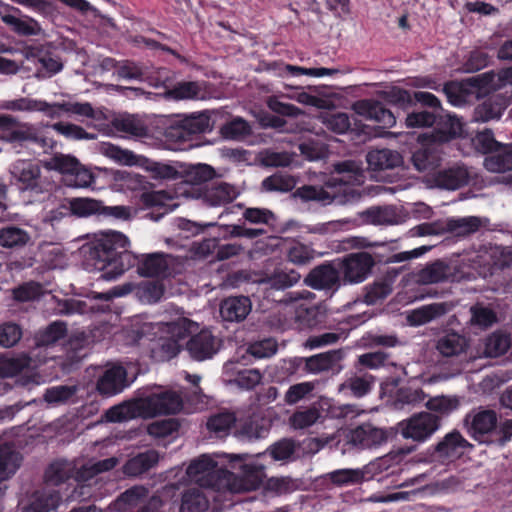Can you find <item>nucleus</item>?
<instances>
[{
	"label": "nucleus",
	"mask_w": 512,
	"mask_h": 512,
	"mask_svg": "<svg viewBox=\"0 0 512 512\" xmlns=\"http://www.w3.org/2000/svg\"><path fill=\"white\" fill-rule=\"evenodd\" d=\"M128 243L124 234L112 231L84 244L81 253L87 267L101 272V279L113 280L132 264L133 256L127 250Z\"/></svg>",
	"instance_id": "1"
},
{
	"label": "nucleus",
	"mask_w": 512,
	"mask_h": 512,
	"mask_svg": "<svg viewBox=\"0 0 512 512\" xmlns=\"http://www.w3.org/2000/svg\"><path fill=\"white\" fill-rule=\"evenodd\" d=\"M263 455L265 453L227 454L226 460L232 469L239 471V474L227 470L226 492L241 493L258 489L266 478L265 465L260 461Z\"/></svg>",
	"instance_id": "2"
},
{
	"label": "nucleus",
	"mask_w": 512,
	"mask_h": 512,
	"mask_svg": "<svg viewBox=\"0 0 512 512\" xmlns=\"http://www.w3.org/2000/svg\"><path fill=\"white\" fill-rule=\"evenodd\" d=\"M228 453L202 454L190 461L185 476L179 485L186 481L194 482L200 487L209 488L217 492H226L227 470L219 467L220 459H226Z\"/></svg>",
	"instance_id": "3"
},
{
	"label": "nucleus",
	"mask_w": 512,
	"mask_h": 512,
	"mask_svg": "<svg viewBox=\"0 0 512 512\" xmlns=\"http://www.w3.org/2000/svg\"><path fill=\"white\" fill-rule=\"evenodd\" d=\"M182 406L183 401L179 393L161 387L147 388L139 392L136 398V408L140 410L142 418L176 414Z\"/></svg>",
	"instance_id": "4"
},
{
	"label": "nucleus",
	"mask_w": 512,
	"mask_h": 512,
	"mask_svg": "<svg viewBox=\"0 0 512 512\" xmlns=\"http://www.w3.org/2000/svg\"><path fill=\"white\" fill-rule=\"evenodd\" d=\"M184 262L172 254L155 252L142 254L137 261V272L145 278L165 280L182 273Z\"/></svg>",
	"instance_id": "5"
},
{
	"label": "nucleus",
	"mask_w": 512,
	"mask_h": 512,
	"mask_svg": "<svg viewBox=\"0 0 512 512\" xmlns=\"http://www.w3.org/2000/svg\"><path fill=\"white\" fill-rule=\"evenodd\" d=\"M45 363V357L34 359L29 353H21L17 356L0 357V377L10 378L22 374L18 379L21 386L39 385L41 377L35 372V369Z\"/></svg>",
	"instance_id": "6"
},
{
	"label": "nucleus",
	"mask_w": 512,
	"mask_h": 512,
	"mask_svg": "<svg viewBox=\"0 0 512 512\" xmlns=\"http://www.w3.org/2000/svg\"><path fill=\"white\" fill-rule=\"evenodd\" d=\"M433 182L437 188L448 191H455L469 185L477 187L483 185V179L477 170L462 162H456L436 171Z\"/></svg>",
	"instance_id": "7"
},
{
	"label": "nucleus",
	"mask_w": 512,
	"mask_h": 512,
	"mask_svg": "<svg viewBox=\"0 0 512 512\" xmlns=\"http://www.w3.org/2000/svg\"><path fill=\"white\" fill-rule=\"evenodd\" d=\"M0 141L20 145L33 142L43 148L49 145V139L38 135L32 124L10 114H0Z\"/></svg>",
	"instance_id": "8"
},
{
	"label": "nucleus",
	"mask_w": 512,
	"mask_h": 512,
	"mask_svg": "<svg viewBox=\"0 0 512 512\" xmlns=\"http://www.w3.org/2000/svg\"><path fill=\"white\" fill-rule=\"evenodd\" d=\"M462 275L448 262L437 259L417 272L408 273L401 280L403 285H433L459 281Z\"/></svg>",
	"instance_id": "9"
},
{
	"label": "nucleus",
	"mask_w": 512,
	"mask_h": 512,
	"mask_svg": "<svg viewBox=\"0 0 512 512\" xmlns=\"http://www.w3.org/2000/svg\"><path fill=\"white\" fill-rule=\"evenodd\" d=\"M346 445L358 451L375 450L388 440L386 429L370 422L362 423L343 432Z\"/></svg>",
	"instance_id": "10"
},
{
	"label": "nucleus",
	"mask_w": 512,
	"mask_h": 512,
	"mask_svg": "<svg viewBox=\"0 0 512 512\" xmlns=\"http://www.w3.org/2000/svg\"><path fill=\"white\" fill-rule=\"evenodd\" d=\"M301 275L295 271H276L267 278L261 273L240 270L228 275V282L232 286L242 284H263L270 283L271 288H290L300 281Z\"/></svg>",
	"instance_id": "11"
},
{
	"label": "nucleus",
	"mask_w": 512,
	"mask_h": 512,
	"mask_svg": "<svg viewBox=\"0 0 512 512\" xmlns=\"http://www.w3.org/2000/svg\"><path fill=\"white\" fill-rule=\"evenodd\" d=\"M375 264L373 257L367 252H356L338 259L342 284L355 285L363 282Z\"/></svg>",
	"instance_id": "12"
},
{
	"label": "nucleus",
	"mask_w": 512,
	"mask_h": 512,
	"mask_svg": "<svg viewBox=\"0 0 512 512\" xmlns=\"http://www.w3.org/2000/svg\"><path fill=\"white\" fill-rule=\"evenodd\" d=\"M131 290H111L105 293H93L85 299L71 298L63 301L61 313L65 314H86L89 312H104L109 309L108 302L113 298L124 297Z\"/></svg>",
	"instance_id": "13"
},
{
	"label": "nucleus",
	"mask_w": 512,
	"mask_h": 512,
	"mask_svg": "<svg viewBox=\"0 0 512 512\" xmlns=\"http://www.w3.org/2000/svg\"><path fill=\"white\" fill-rule=\"evenodd\" d=\"M118 464V459L110 457L103 460H89L82 464L80 467L76 466L73 479L77 482L71 498L73 500H84L91 496L89 487L84 483L92 479L95 475L101 472H106L113 469Z\"/></svg>",
	"instance_id": "14"
},
{
	"label": "nucleus",
	"mask_w": 512,
	"mask_h": 512,
	"mask_svg": "<svg viewBox=\"0 0 512 512\" xmlns=\"http://www.w3.org/2000/svg\"><path fill=\"white\" fill-rule=\"evenodd\" d=\"M439 427V418L429 412L415 414L400 423L403 438L411 439L416 442H425Z\"/></svg>",
	"instance_id": "15"
},
{
	"label": "nucleus",
	"mask_w": 512,
	"mask_h": 512,
	"mask_svg": "<svg viewBox=\"0 0 512 512\" xmlns=\"http://www.w3.org/2000/svg\"><path fill=\"white\" fill-rule=\"evenodd\" d=\"M292 196L299 198L303 202L315 201L323 205L336 202L338 204H346L348 202L360 199L361 194L352 188H345L342 194L332 195L327 192L322 186L303 185L297 188Z\"/></svg>",
	"instance_id": "16"
},
{
	"label": "nucleus",
	"mask_w": 512,
	"mask_h": 512,
	"mask_svg": "<svg viewBox=\"0 0 512 512\" xmlns=\"http://www.w3.org/2000/svg\"><path fill=\"white\" fill-rule=\"evenodd\" d=\"M331 174L338 175L331 177L326 181L327 187H335L337 185H354L361 184L364 179L363 163L360 160L346 159L331 163Z\"/></svg>",
	"instance_id": "17"
},
{
	"label": "nucleus",
	"mask_w": 512,
	"mask_h": 512,
	"mask_svg": "<svg viewBox=\"0 0 512 512\" xmlns=\"http://www.w3.org/2000/svg\"><path fill=\"white\" fill-rule=\"evenodd\" d=\"M352 109L356 114L377 122L382 128H392L396 124L397 116L380 101L373 99L358 100L353 103Z\"/></svg>",
	"instance_id": "18"
},
{
	"label": "nucleus",
	"mask_w": 512,
	"mask_h": 512,
	"mask_svg": "<svg viewBox=\"0 0 512 512\" xmlns=\"http://www.w3.org/2000/svg\"><path fill=\"white\" fill-rule=\"evenodd\" d=\"M66 334L67 326L64 322H52L35 334V346L31 349L30 354L34 359L45 357L46 361L49 358L47 349L53 347L59 340L63 339Z\"/></svg>",
	"instance_id": "19"
},
{
	"label": "nucleus",
	"mask_w": 512,
	"mask_h": 512,
	"mask_svg": "<svg viewBox=\"0 0 512 512\" xmlns=\"http://www.w3.org/2000/svg\"><path fill=\"white\" fill-rule=\"evenodd\" d=\"M304 284L312 288H332L343 285L338 259L316 266L304 278Z\"/></svg>",
	"instance_id": "20"
},
{
	"label": "nucleus",
	"mask_w": 512,
	"mask_h": 512,
	"mask_svg": "<svg viewBox=\"0 0 512 512\" xmlns=\"http://www.w3.org/2000/svg\"><path fill=\"white\" fill-rule=\"evenodd\" d=\"M131 382L127 378L126 369L118 364L106 367L97 381V390L105 396H114L129 387Z\"/></svg>",
	"instance_id": "21"
},
{
	"label": "nucleus",
	"mask_w": 512,
	"mask_h": 512,
	"mask_svg": "<svg viewBox=\"0 0 512 512\" xmlns=\"http://www.w3.org/2000/svg\"><path fill=\"white\" fill-rule=\"evenodd\" d=\"M472 445L458 432L452 431L435 446L434 457L441 462L460 458Z\"/></svg>",
	"instance_id": "22"
},
{
	"label": "nucleus",
	"mask_w": 512,
	"mask_h": 512,
	"mask_svg": "<svg viewBox=\"0 0 512 512\" xmlns=\"http://www.w3.org/2000/svg\"><path fill=\"white\" fill-rule=\"evenodd\" d=\"M186 349L193 359L203 361L213 357L217 353L219 345L209 330H201L190 338Z\"/></svg>",
	"instance_id": "23"
},
{
	"label": "nucleus",
	"mask_w": 512,
	"mask_h": 512,
	"mask_svg": "<svg viewBox=\"0 0 512 512\" xmlns=\"http://www.w3.org/2000/svg\"><path fill=\"white\" fill-rule=\"evenodd\" d=\"M508 105L509 99L505 95H491L474 108L473 120L481 123L498 120Z\"/></svg>",
	"instance_id": "24"
},
{
	"label": "nucleus",
	"mask_w": 512,
	"mask_h": 512,
	"mask_svg": "<svg viewBox=\"0 0 512 512\" xmlns=\"http://www.w3.org/2000/svg\"><path fill=\"white\" fill-rule=\"evenodd\" d=\"M147 497L148 489L145 486H133L109 504L108 510L110 512H137Z\"/></svg>",
	"instance_id": "25"
},
{
	"label": "nucleus",
	"mask_w": 512,
	"mask_h": 512,
	"mask_svg": "<svg viewBox=\"0 0 512 512\" xmlns=\"http://www.w3.org/2000/svg\"><path fill=\"white\" fill-rule=\"evenodd\" d=\"M453 307V302H437L424 305L408 312L406 319L411 326H421L445 315L451 311Z\"/></svg>",
	"instance_id": "26"
},
{
	"label": "nucleus",
	"mask_w": 512,
	"mask_h": 512,
	"mask_svg": "<svg viewBox=\"0 0 512 512\" xmlns=\"http://www.w3.org/2000/svg\"><path fill=\"white\" fill-rule=\"evenodd\" d=\"M444 221L446 233L452 234L455 237L470 236L489 224L487 218L478 216L447 218Z\"/></svg>",
	"instance_id": "27"
},
{
	"label": "nucleus",
	"mask_w": 512,
	"mask_h": 512,
	"mask_svg": "<svg viewBox=\"0 0 512 512\" xmlns=\"http://www.w3.org/2000/svg\"><path fill=\"white\" fill-rule=\"evenodd\" d=\"M368 167L372 171L392 170L403 164L402 155L392 149H374L366 154Z\"/></svg>",
	"instance_id": "28"
},
{
	"label": "nucleus",
	"mask_w": 512,
	"mask_h": 512,
	"mask_svg": "<svg viewBox=\"0 0 512 512\" xmlns=\"http://www.w3.org/2000/svg\"><path fill=\"white\" fill-rule=\"evenodd\" d=\"M239 195L238 189L226 182H216L206 187L203 201L210 206H222L231 203Z\"/></svg>",
	"instance_id": "29"
},
{
	"label": "nucleus",
	"mask_w": 512,
	"mask_h": 512,
	"mask_svg": "<svg viewBox=\"0 0 512 512\" xmlns=\"http://www.w3.org/2000/svg\"><path fill=\"white\" fill-rule=\"evenodd\" d=\"M251 300L245 296L229 297L220 305V315L224 321L240 322L250 313Z\"/></svg>",
	"instance_id": "30"
},
{
	"label": "nucleus",
	"mask_w": 512,
	"mask_h": 512,
	"mask_svg": "<svg viewBox=\"0 0 512 512\" xmlns=\"http://www.w3.org/2000/svg\"><path fill=\"white\" fill-rule=\"evenodd\" d=\"M470 420L469 431L472 437L479 441L485 442L484 437L492 432L497 424V415L492 410H481L473 415H469Z\"/></svg>",
	"instance_id": "31"
},
{
	"label": "nucleus",
	"mask_w": 512,
	"mask_h": 512,
	"mask_svg": "<svg viewBox=\"0 0 512 512\" xmlns=\"http://www.w3.org/2000/svg\"><path fill=\"white\" fill-rule=\"evenodd\" d=\"M61 500L62 497L59 491L44 489L42 491H36L28 504L21 502L20 505L22 512H49L55 510Z\"/></svg>",
	"instance_id": "32"
},
{
	"label": "nucleus",
	"mask_w": 512,
	"mask_h": 512,
	"mask_svg": "<svg viewBox=\"0 0 512 512\" xmlns=\"http://www.w3.org/2000/svg\"><path fill=\"white\" fill-rule=\"evenodd\" d=\"M469 347L467 338L459 333L450 332L440 336L435 348L437 352L446 358L457 357L465 353Z\"/></svg>",
	"instance_id": "33"
},
{
	"label": "nucleus",
	"mask_w": 512,
	"mask_h": 512,
	"mask_svg": "<svg viewBox=\"0 0 512 512\" xmlns=\"http://www.w3.org/2000/svg\"><path fill=\"white\" fill-rule=\"evenodd\" d=\"M13 174L17 180L22 183L23 190L41 191V168L38 164L29 161H21L14 166Z\"/></svg>",
	"instance_id": "34"
},
{
	"label": "nucleus",
	"mask_w": 512,
	"mask_h": 512,
	"mask_svg": "<svg viewBox=\"0 0 512 512\" xmlns=\"http://www.w3.org/2000/svg\"><path fill=\"white\" fill-rule=\"evenodd\" d=\"M468 82L478 89L497 90L503 85L512 84V66L500 70L497 74L486 72L471 77Z\"/></svg>",
	"instance_id": "35"
},
{
	"label": "nucleus",
	"mask_w": 512,
	"mask_h": 512,
	"mask_svg": "<svg viewBox=\"0 0 512 512\" xmlns=\"http://www.w3.org/2000/svg\"><path fill=\"white\" fill-rule=\"evenodd\" d=\"M411 162L417 171L428 172L439 166L441 154L436 145H424L412 153Z\"/></svg>",
	"instance_id": "36"
},
{
	"label": "nucleus",
	"mask_w": 512,
	"mask_h": 512,
	"mask_svg": "<svg viewBox=\"0 0 512 512\" xmlns=\"http://www.w3.org/2000/svg\"><path fill=\"white\" fill-rule=\"evenodd\" d=\"M374 384V377L368 373H356L348 377L338 387V391L345 395L361 398L368 394Z\"/></svg>",
	"instance_id": "37"
},
{
	"label": "nucleus",
	"mask_w": 512,
	"mask_h": 512,
	"mask_svg": "<svg viewBox=\"0 0 512 512\" xmlns=\"http://www.w3.org/2000/svg\"><path fill=\"white\" fill-rule=\"evenodd\" d=\"M484 167L493 173L512 170V144H500L491 155L484 159Z\"/></svg>",
	"instance_id": "38"
},
{
	"label": "nucleus",
	"mask_w": 512,
	"mask_h": 512,
	"mask_svg": "<svg viewBox=\"0 0 512 512\" xmlns=\"http://www.w3.org/2000/svg\"><path fill=\"white\" fill-rule=\"evenodd\" d=\"M366 224L395 225L400 223V216L393 206H376L359 213Z\"/></svg>",
	"instance_id": "39"
},
{
	"label": "nucleus",
	"mask_w": 512,
	"mask_h": 512,
	"mask_svg": "<svg viewBox=\"0 0 512 512\" xmlns=\"http://www.w3.org/2000/svg\"><path fill=\"white\" fill-rule=\"evenodd\" d=\"M341 359L342 353L339 350H331L306 358L305 368L309 373L319 374L339 367Z\"/></svg>",
	"instance_id": "40"
},
{
	"label": "nucleus",
	"mask_w": 512,
	"mask_h": 512,
	"mask_svg": "<svg viewBox=\"0 0 512 512\" xmlns=\"http://www.w3.org/2000/svg\"><path fill=\"white\" fill-rule=\"evenodd\" d=\"M159 459L156 450H147L130 458L123 466V472L128 476H139L153 468Z\"/></svg>",
	"instance_id": "41"
},
{
	"label": "nucleus",
	"mask_w": 512,
	"mask_h": 512,
	"mask_svg": "<svg viewBox=\"0 0 512 512\" xmlns=\"http://www.w3.org/2000/svg\"><path fill=\"white\" fill-rule=\"evenodd\" d=\"M369 467L337 469L326 474V478L337 486L359 484L368 479Z\"/></svg>",
	"instance_id": "42"
},
{
	"label": "nucleus",
	"mask_w": 512,
	"mask_h": 512,
	"mask_svg": "<svg viewBox=\"0 0 512 512\" xmlns=\"http://www.w3.org/2000/svg\"><path fill=\"white\" fill-rule=\"evenodd\" d=\"M111 124L118 132L125 133L131 137L142 138L148 135L146 124L136 115H121L114 118Z\"/></svg>",
	"instance_id": "43"
},
{
	"label": "nucleus",
	"mask_w": 512,
	"mask_h": 512,
	"mask_svg": "<svg viewBox=\"0 0 512 512\" xmlns=\"http://www.w3.org/2000/svg\"><path fill=\"white\" fill-rule=\"evenodd\" d=\"M208 508L209 500L200 488H188L182 493L179 512H205Z\"/></svg>",
	"instance_id": "44"
},
{
	"label": "nucleus",
	"mask_w": 512,
	"mask_h": 512,
	"mask_svg": "<svg viewBox=\"0 0 512 512\" xmlns=\"http://www.w3.org/2000/svg\"><path fill=\"white\" fill-rule=\"evenodd\" d=\"M236 362L229 361L224 365L225 374H235L233 382L240 388L249 390L261 383L262 373L258 369L235 370Z\"/></svg>",
	"instance_id": "45"
},
{
	"label": "nucleus",
	"mask_w": 512,
	"mask_h": 512,
	"mask_svg": "<svg viewBox=\"0 0 512 512\" xmlns=\"http://www.w3.org/2000/svg\"><path fill=\"white\" fill-rule=\"evenodd\" d=\"M76 464L67 460L53 462L45 472V480L49 485L57 486L73 478Z\"/></svg>",
	"instance_id": "46"
},
{
	"label": "nucleus",
	"mask_w": 512,
	"mask_h": 512,
	"mask_svg": "<svg viewBox=\"0 0 512 512\" xmlns=\"http://www.w3.org/2000/svg\"><path fill=\"white\" fill-rule=\"evenodd\" d=\"M21 456L8 444L0 445V481L10 478L20 466Z\"/></svg>",
	"instance_id": "47"
},
{
	"label": "nucleus",
	"mask_w": 512,
	"mask_h": 512,
	"mask_svg": "<svg viewBox=\"0 0 512 512\" xmlns=\"http://www.w3.org/2000/svg\"><path fill=\"white\" fill-rule=\"evenodd\" d=\"M296 184L297 180L294 176L277 172L262 181L261 191L286 193L292 191Z\"/></svg>",
	"instance_id": "48"
},
{
	"label": "nucleus",
	"mask_w": 512,
	"mask_h": 512,
	"mask_svg": "<svg viewBox=\"0 0 512 512\" xmlns=\"http://www.w3.org/2000/svg\"><path fill=\"white\" fill-rule=\"evenodd\" d=\"M268 431L269 427L265 420L254 417L240 425L236 431V436L243 441H252L265 437Z\"/></svg>",
	"instance_id": "49"
},
{
	"label": "nucleus",
	"mask_w": 512,
	"mask_h": 512,
	"mask_svg": "<svg viewBox=\"0 0 512 512\" xmlns=\"http://www.w3.org/2000/svg\"><path fill=\"white\" fill-rule=\"evenodd\" d=\"M202 88L198 82L195 81H182L172 84L170 89L163 92V96L167 99L173 100H186L194 99L199 96Z\"/></svg>",
	"instance_id": "50"
},
{
	"label": "nucleus",
	"mask_w": 512,
	"mask_h": 512,
	"mask_svg": "<svg viewBox=\"0 0 512 512\" xmlns=\"http://www.w3.org/2000/svg\"><path fill=\"white\" fill-rule=\"evenodd\" d=\"M30 240V235L19 227L7 226L0 229V246L4 248H22Z\"/></svg>",
	"instance_id": "51"
},
{
	"label": "nucleus",
	"mask_w": 512,
	"mask_h": 512,
	"mask_svg": "<svg viewBox=\"0 0 512 512\" xmlns=\"http://www.w3.org/2000/svg\"><path fill=\"white\" fill-rule=\"evenodd\" d=\"M66 201L70 214L77 217H88L102 210V202L92 198H70Z\"/></svg>",
	"instance_id": "52"
},
{
	"label": "nucleus",
	"mask_w": 512,
	"mask_h": 512,
	"mask_svg": "<svg viewBox=\"0 0 512 512\" xmlns=\"http://www.w3.org/2000/svg\"><path fill=\"white\" fill-rule=\"evenodd\" d=\"M1 20L8 26L11 27V29L23 36H32V35H38L41 31V28L38 24V22L32 18H29L27 21L22 20L14 15L11 14H3L0 13Z\"/></svg>",
	"instance_id": "53"
},
{
	"label": "nucleus",
	"mask_w": 512,
	"mask_h": 512,
	"mask_svg": "<svg viewBox=\"0 0 512 512\" xmlns=\"http://www.w3.org/2000/svg\"><path fill=\"white\" fill-rule=\"evenodd\" d=\"M99 150L106 157L127 166L138 164L141 158L140 156L134 154L132 151L122 149L121 147L111 143H102Z\"/></svg>",
	"instance_id": "54"
},
{
	"label": "nucleus",
	"mask_w": 512,
	"mask_h": 512,
	"mask_svg": "<svg viewBox=\"0 0 512 512\" xmlns=\"http://www.w3.org/2000/svg\"><path fill=\"white\" fill-rule=\"evenodd\" d=\"M92 343L89 333L77 331L73 333L67 343L68 358L71 363L79 362L86 353L83 350Z\"/></svg>",
	"instance_id": "55"
},
{
	"label": "nucleus",
	"mask_w": 512,
	"mask_h": 512,
	"mask_svg": "<svg viewBox=\"0 0 512 512\" xmlns=\"http://www.w3.org/2000/svg\"><path fill=\"white\" fill-rule=\"evenodd\" d=\"M511 346L508 335L501 332H494L484 341L483 354L486 357H499L507 352Z\"/></svg>",
	"instance_id": "56"
},
{
	"label": "nucleus",
	"mask_w": 512,
	"mask_h": 512,
	"mask_svg": "<svg viewBox=\"0 0 512 512\" xmlns=\"http://www.w3.org/2000/svg\"><path fill=\"white\" fill-rule=\"evenodd\" d=\"M51 128L65 138L72 140H96L97 134L86 131L83 127L71 122H57Z\"/></svg>",
	"instance_id": "57"
},
{
	"label": "nucleus",
	"mask_w": 512,
	"mask_h": 512,
	"mask_svg": "<svg viewBox=\"0 0 512 512\" xmlns=\"http://www.w3.org/2000/svg\"><path fill=\"white\" fill-rule=\"evenodd\" d=\"M167 332L177 341L182 340L199 330V324L189 318L181 317L166 324Z\"/></svg>",
	"instance_id": "58"
},
{
	"label": "nucleus",
	"mask_w": 512,
	"mask_h": 512,
	"mask_svg": "<svg viewBox=\"0 0 512 512\" xmlns=\"http://www.w3.org/2000/svg\"><path fill=\"white\" fill-rule=\"evenodd\" d=\"M358 363L369 369L397 368L390 355L383 351L362 354L358 357Z\"/></svg>",
	"instance_id": "59"
},
{
	"label": "nucleus",
	"mask_w": 512,
	"mask_h": 512,
	"mask_svg": "<svg viewBox=\"0 0 512 512\" xmlns=\"http://www.w3.org/2000/svg\"><path fill=\"white\" fill-rule=\"evenodd\" d=\"M236 417L233 413L222 412L211 416L207 421V428L217 437L227 435L230 428L235 424Z\"/></svg>",
	"instance_id": "60"
},
{
	"label": "nucleus",
	"mask_w": 512,
	"mask_h": 512,
	"mask_svg": "<svg viewBox=\"0 0 512 512\" xmlns=\"http://www.w3.org/2000/svg\"><path fill=\"white\" fill-rule=\"evenodd\" d=\"M319 417V410L315 407L299 409L290 416L289 425L295 430L306 429L315 424Z\"/></svg>",
	"instance_id": "61"
},
{
	"label": "nucleus",
	"mask_w": 512,
	"mask_h": 512,
	"mask_svg": "<svg viewBox=\"0 0 512 512\" xmlns=\"http://www.w3.org/2000/svg\"><path fill=\"white\" fill-rule=\"evenodd\" d=\"M379 96L388 104L394 105L400 109H407L412 103L413 99L410 93L397 86L390 89L380 91Z\"/></svg>",
	"instance_id": "62"
},
{
	"label": "nucleus",
	"mask_w": 512,
	"mask_h": 512,
	"mask_svg": "<svg viewBox=\"0 0 512 512\" xmlns=\"http://www.w3.org/2000/svg\"><path fill=\"white\" fill-rule=\"evenodd\" d=\"M181 121L191 139L194 135L202 134L212 129L210 117L206 113L192 114Z\"/></svg>",
	"instance_id": "63"
},
{
	"label": "nucleus",
	"mask_w": 512,
	"mask_h": 512,
	"mask_svg": "<svg viewBox=\"0 0 512 512\" xmlns=\"http://www.w3.org/2000/svg\"><path fill=\"white\" fill-rule=\"evenodd\" d=\"M135 417H140V410L136 408V399L116 405L106 412V419L109 422H122Z\"/></svg>",
	"instance_id": "64"
}]
</instances>
